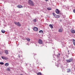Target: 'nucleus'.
<instances>
[{
  "label": "nucleus",
  "mask_w": 75,
  "mask_h": 75,
  "mask_svg": "<svg viewBox=\"0 0 75 75\" xmlns=\"http://www.w3.org/2000/svg\"><path fill=\"white\" fill-rule=\"evenodd\" d=\"M4 52H5V54H8V52L7 50H4Z\"/></svg>",
  "instance_id": "obj_8"
},
{
  "label": "nucleus",
  "mask_w": 75,
  "mask_h": 75,
  "mask_svg": "<svg viewBox=\"0 0 75 75\" xmlns=\"http://www.w3.org/2000/svg\"><path fill=\"white\" fill-rule=\"evenodd\" d=\"M47 10H51V8H47Z\"/></svg>",
  "instance_id": "obj_23"
},
{
  "label": "nucleus",
  "mask_w": 75,
  "mask_h": 75,
  "mask_svg": "<svg viewBox=\"0 0 75 75\" xmlns=\"http://www.w3.org/2000/svg\"><path fill=\"white\" fill-rule=\"evenodd\" d=\"M7 71H10V68H8L7 69Z\"/></svg>",
  "instance_id": "obj_22"
},
{
  "label": "nucleus",
  "mask_w": 75,
  "mask_h": 75,
  "mask_svg": "<svg viewBox=\"0 0 75 75\" xmlns=\"http://www.w3.org/2000/svg\"><path fill=\"white\" fill-rule=\"evenodd\" d=\"M33 30L34 31H38V28L36 27H35L33 28Z\"/></svg>",
  "instance_id": "obj_6"
},
{
  "label": "nucleus",
  "mask_w": 75,
  "mask_h": 75,
  "mask_svg": "<svg viewBox=\"0 0 75 75\" xmlns=\"http://www.w3.org/2000/svg\"><path fill=\"white\" fill-rule=\"evenodd\" d=\"M1 31L2 33H5V30H2Z\"/></svg>",
  "instance_id": "obj_17"
},
{
  "label": "nucleus",
  "mask_w": 75,
  "mask_h": 75,
  "mask_svg": "<svg viewBox=\"0 0 75 75\" xmlns=\"http://www.w3.org/2000/svg\"><path fill=\"white\" fill-rule=\"evenodd\" d=\"M52 14H53V16H54L55 17V16H56V15L55 14V13H53Z\"/></svg>",
  "instance_id": "obj_19"
},
{
  "label": "nucleus",
  "mask_w": 75,
  "mask_h": 75,
  "mask_svg": "<svg viewBox=\"0 0 75 75\" xmlns=\"http://www.w3.org/2000/svg\"><path fill=\"white\" fill-rule=\"evenodd\" d=\"M49 26L50 27V28H52V29L53 28V26H52V25L50 24V25H49Z\"/></svg>",
  "instance_id": "obj_11"
},
{
  "label": "nucleus",
  "mask_w": 75,
  "mask_h": 75,
  "mask_svg": "<svg viewBox=\"0 0 75 75\" xmlns=\"http://www.w3.org/2000/svg\"><path fill=\"white\" fill-rule=\"evenodd\" d=\"M55 18H59L60 16L59 15H56V16L54 17Z\"/></svg>",
  "instance_id": "obj_9"
},
{
  "label": "nucleus",
  "mask_w": 75,
  "mask_h": 75,
  "mask_svg": "<svg viewBox=\"0 0 75 75\" xmlns=\"http://www.w3.org/2000/svg\"><path fill=\"white\" fill-rule=\"evenodd\" d=\"M46 1H47L48 0H45Z\"/></svg>",
  "instance_id": "obj_26"
},
{
  "label": "nucleus",
  "mask_w": 75,
  "mask_h": 75,
  "mask_svg": "<svg viewBox=\"0 0 75 75\" xmlns=\"http://www.w3.org/2000/svg\"><path fill=\"white\" fill-rule=\"evenodd\" d=\"M8 65H9V64L8 63H5V65L6 66V67H8Z\"/></svg>",
  "instance_id": "obj_14"
},
{
  "label": "nucleus",
  "mask_w": 75,
  "mask_h": 75,
  "mask_svg": "<svg viewBox=\"0 0 75 75\" xmlns=\"http://www.w3.org/2000/svg\"><path fill=\"white\" fill-rule=\"evenodd\" d=\"M33 21L34 22H35H35H36V21H37V19H34L33 20Z\"/></svg>",
  "instance_id": "obj_21"
},
{
  "label": "nucleus",
  "mask_w": 75,
  "mask_h": 75,
  "mask_svg": "<svg viewBox=\"0 0 75 75\" xmlns=\"http://www.w3.org/2000/svg\"><path fill=\"white\" fill-rule=\"evenodd\" d=\"M68 52H69V51H68Z\"/></svg>",
  "instance_id": "obj_28"
},
{
  "label": "nucleus",
  "mask_w": 75,
  "mask_h": 75,
  "mask_svg": "<svg viewBox=\"0 0 75 75\" xmlns=\"http://www.w3.org/2000/svg\"><path fill=\"white\" fill-rule=\"evenodd\" d=\"M38 43H39V44H42V40L39 39L38 41Z\"/></svg>",
  "instance_id": "obj_5"
},
{
  "label": "nucleus",
  "mask_w": 75,
  "mask_h": 75,
  "mask_svg": "<svg viewBox=\"0 0 75 75\" xmlns=\"http://www.w3.org/2000/svg\"><path fill=\"white\" fill-rule=\"evenodd\" d=\"M63 31V30L62 29H60L59 30V32L60 33H62V31Z\"/></svg>",
  "instance_id": "obj_10"
},
{
  "label": "nucleus",
  "mask_w": 75,
  "mask_h": 75,
  "mask_svg": "<svg viewBox=\"0 0 75 75\" xmlns=\"http://www.w3.org/2000/svg\"><path fill=\"white\" fill-rule=\"evenodd\" d=\"M17 7H18V8H23V6L21 5H18L17 6Z\"/></svg>",
  "instance_id": "obj_12"
},
{
  "label": "nucleus",
  "mask_w": 75,
  "mask_h": 75,
  "mask_svg": "<svg viewBox=\"0 0 75 75\" xmlns=\"http://www.w3.org/2000/svg\"><path fill=\"white\" fill-rule=\"evenodd\" d=\"M25 39L26 40H27L28 41H30V39H27V38H26Z\"/></svg>",
  "instance_id": "obj_20"
},
{
  "label": "nucleus",
  "mask_w": 75,
  "mask_h": 75,
  "mask_svg": "<svg viewBox=\"0 0 75 75\" xmlns=\"http://www.w3.org/2000/svg\"><path fill=\"white\" fill-rule=\"evenodd\" d=\"M71 32L72 33H75V31L74 30H71Z\"/></svg>",
  "instance_id": "obj_15"
},
{
  "label": "nucleus",
  "mask_w": 75,
  "mask_h": 75,
  "mask_svg": "<svg viewBox=\"0 0 75 75\" xmlns=\"http://www.w3.org/2000/svg\"><path fill=\"white\" fill-rule=\"evenodd\" d=\"M20 75H23L22 74H20Z\"/></svg>",
  "instance_id": "obj_27"
},
{
  "label": "nucleus",
  "mask_w": 75,
  "mask_h": 75,
  "mask_svg": "<svg viewBox=\"0 0 75 75\" xmlns=\"http://www.w3.org/2000/svg\"><path fill=\"white\" fill-rule=\"evenodd\" d=\"M39 33H41V34H42L43 33V31L42 30H40L39 31Z\"/></svg>",
  "instance_id": "obj_16"
},
{
  "label": "nucleus",
  "mask_w": 75,
  "mask_h": 75,
  "mask_svg": "<svg viewBox=\"0 0 75 75\" xmlns=\"http://www.w3.org/2000/svg\"><path fill=\"white\" fill-rule=\"evenodd\" d=\"M0 64H1V65H3V64H4V63L3 62H0Z\"/></svg>",
  "instance_id": "obj_24"
},
{
  "label": "nucleus",
  "mask_w": 75,
  "mask_h": 75,
  "mask_svg": "<svg viewBox=\"0 0 75 75\" xmlns=\"http://www.w3.org/2000/svg\"><path fill=\"white\" fill-rule=\"evenodd\" d=\"M38 75H41V72L38 73L37 74Z\"/></svg>",
  "instance_id": "obj_18"
},
{
  "label": "nucleus",
  "mask_w": 75,
  "mask_h": 75,
  "mask_svg": "<svg viewBox=\"0 0 75 75\" xmlns=\"http://www.w3.org/2000/svg\"><path fill=\"white\" fill-rule=\"evenodd\" d=\"M73 12H74V13H75V9H74V10H73Z\"/></svg>",
  "instance_id": "obj_25"
},
{
  "label": "nucleus",
  "mask_w": 75,
  "mask_h": 75,
  "mask_svg": "<svg viewBox=\"0 0 75 75\" xmlns=\"http://www.w3.org/2000/svg\"><path fill=\"white\" fill-rule=\"evenodd\" d=\"M1 58H2V59H5V60H7V59H8V58L7 57L5 56H2Z\"/></svg>",
  "instance_id": "obj_4"
},
{
  "label": "nucleus",
  "mask_w": 75,
  "mask_h": 75,
  "mask_svg": "<svg viewBox=\"0 0 75 75\" xmlns=\"http://www.w3.org/2000/svg\"><path fill=\"white\" fill-rule=\"evenodd\" d=\"M73 42L74 45L75 46V40L74 39L73 40Z\"/></svg>",
  "instance_id": "obj_13"
},
{
  "label": "nucleus",
  "mask_w": 75,
  "mask_h": 75,
  "mask_svg": "<svg viewBox=\"0 0 75 75\" xmlns=\"http://www.w3.org/2000/svg\"><path fill=\"white\" fill-rule=\"evenodd\" d=\"M28 3L29 4V5H30V6H34L33 2V1L31 0H28Z\"/></svg>",
  "instance_id": "obj_1"
},
{
  "label": "nucleus",
  "mask_w": 75,
  "mask_h": 75,
  "mask_svg": "<svg viewBox=\"0 0 75 75\" xmlns=\"http://www.w3.org/2000/svg\"><path fill=\"white\" fill-rule=\"evenodd\" d=\"M67 61V62L68 63H69V62H72L73 61V59L72 58L69 59H67L66 60Z\"/></svg>",
  "instance_id": "obj_3"
},
{
  "label": "nucleus",
  "mask_w": 75,
  "mask_h": 75,
  "mask_svg": "<svg viewBox=\"0 0 75 75\" xmlns=\"http://www.w3.org/2000/svg\"><path fill=\"white\" fill-rule=\"evenodd\" d=\"M55 12L57 14H59V11L58 9H56L55 10Z\"/></svg>",
  "instance_id": "obj_7"
},
{
  "label": "nucleus",
  "mask_w": 75,
  "mask_h": 75,
  "mask_svg": "<svg viewBox=\"0 0 75 75\" xmlns=\"http://www.w3.org/2000/svg\"><path fill=\"white\" fill-rule=\"evenodd\" d=\"M15 24H16V25H17V26H18V27H20L21 26V25L20 23V22H14Z\"/></svg>",
  "instance_id": "obj_2"
}]
</instances>
